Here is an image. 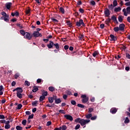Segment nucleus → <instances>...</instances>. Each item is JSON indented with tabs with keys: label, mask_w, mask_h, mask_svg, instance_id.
<instances>
[{
	"label": "nucleus",
	"mask_w": 130,
	"mask_h": 130,
	"mask_svg": "<svg viewBox=\"0 0 130 130\" xmlns=\"http://www.w3.org/2000/svg\"><path fill=\"white\" fill-rule=\"evenodd\" d=\"M90 120L84 119H82L80 120L79 123L81 124V126H84L87 124V123H89L90 122Z\"/></svg>",
	"instance_id": "nucleus-1"
},
{
	"label": "nucleus",
	"mask_w": 130,
	"mask_h": 130,
	"mask_svg": "<svg viewBox=\"0 0 130 130\" xmlns=\"http://www.w3.org/2000/svg\"><path fill=\"white\" fill-rule=\"evenodd\" d=\"M81 25H82L83 27H86V24L84 23L83 19H80L78 21L76 22V25L77 26V27H81Z\"/></svg>",
	"instance_id": "nucleus-2"
},
{
	"label": "nucleus",
	"mask_w": 130,
	"mask_h": 130,
	"mask_svg": "<svg viewBox=\"0 0 130 130\" xmlns=\"http://www.w3.org/2000/svg\"><path fill=\"white\" fill-rule=\"evenodd\" d=\"M81 98H82L81 100L82 103H87L89 101V98L86 94H82Z\"/></svg>",
	"instance_id": "nucleus-3"
},
{
	"label": "nucleus",
	"mask_w": 130,
	"mask_h": 130,
	"mask_svg": "<svg viewBox=\"0 0 130 130\" xmlns=\"http://www.w3.org/2000/svg\"><path fill=\"white\" fill-rule=\"evenodd\" d=\"M32 37H33V36L28 32H26L24 36V38L28 39V40H31V39H32Z\"/></svg>",
	"instance_id": "nucleus-4"
},
{
	"label": "nucleus",
	"mask_w": 130,
	"mask_h": 130,
	"mask_svg": "<svg viewBox=\"0 0 130 130\" xmlns=\"http://www.w3.org/2000/svg\"><path fill=\"white\" fill-rule=\"evenodd\" d=\"M32 35L34 37L36 38L42 37V34H40L39 32L36 31H35Z\"/></svg>",
	"instance_id": "nucleus-5"
},
{
	"label": "nucleus",
	"mask_w": 130,
	"mask_h": 130,
	"mask_svg": "<svg viewBox=\"0 0 130 130\" xmlns=\"http://www.w3.org/2000/svg\"><path fill=\"white\" fill-rule=\"evenodd\" d=\"M64 118H66V119H68V120H70V121H73V118L72 116L70 115H64Z\"/></svg>",
	"instance_id": "nucleus-6"
},
{
	"label": "nucleus",
	"mask_w": 130,
	"mask_h": 130,
	"mask_svg": "<svg viewBox=\"0 0 130 130\" xmlns=\"http://www.w3.org/2000/svg\"><path fill=\"white\" fill-rule=\"evenodd\" d=\"M125 27V25L124 23L120 24L119 25V29H120V31H124Z\"/></svg>",
	"instance_id": "nucleus-7"
},
{
	"label": "nucleus",
	"mask_w": 130,
	"mask_h": 130,
	"mask_svg": "<svg viewBox=\"0 0 130 130\" xmlns=\"http://www.w3.org/2000/svg\"><path fill=\"white\" fill-rule=\"evenodd\" d=\"M49 44H48L47 45V46L48 47V48H49V49H50L51 48H52L53 47V42L51 41H49Z\"/></svg>",
	"instance_id": "nucleus-8"
},
{
	"label": "nucleus",
	"mask_w": 130,
	"mask_h": 130,
	"mask_svg": "<svg viewBox=\"0 0 130 130\" xmlns=\"http://www.w3.org/2000/svg\"><path fill=\"white\" fill-rule=\"evenodd\" d=\"M104 14L106 15V17H108L110 16V11L108 9L106 8L104 11Z\"/></svg>",
	"instance_id": "nucleus-9"
},
{
	"label": "nucleus",
	"mask_w": 130,
	"mask_h": 130,
	"mask_svg": "<svg viewBox=\"0 0 130 130\" xmlns=\"http://www.w3.org/2000/svg\"><path fill=\"white\" fill-rule=\"evenodd\" d=\"M110 112L111 113H112V114H115V113H116V112H117V109H116V108H112L110 109Z\"/></svg>",
	"instance_id": "nucleus-10"
},
{
	"label": "nucleus",
	"mask_w": 130,
	"mask_h": 130,
	"mask_svg": "<svg viewBox=\"0 0 130 130\" xmlns=\"http://www.w3.org/2000/svg\"><path fill=\"white\" fill-rule=\"evenodd\" d=\"M110 37L111 38V41H116L117 40V38L113 35H110Z\"/></svg>",
	"instance_id": "nucleus-11"
},
{
	"label": "nucleus",
	"mask_w": 130,
	"mask_h": 130,
	"mask_svg": "<svg viewBox=\"0 0 130 130\" xmlns=\"http://www.w3.org/2000/svg\"><path fill=\"white\" fill-rule=\"evenodd\" d=\"M12 3L9 2V3H7L6 4V7L7 10H10L11 9V7H12Z\"/></svg>",
	"instance_id": "nucleus-12"
},
{
	"label": "nucleus",
	"mask_w": 130,
	"mask_h": 130,
	"mask_svg": "<svg viewBox=\"0 0 130 130\" xmlns=\"http://www.w3.org/2000/svg\"><path fill=\"white\" fill-rule=\"evenodd\" d=\"M99 54V52H98V51H95L92 53V56L96 57V56H98Z\"/></svg>",
	"instance_id": "nucleus-13"
},
{
	"label": "nucleus",
	"mask_w": 130,
	"mask_h": 130,
	"mask_svg": "<svg viewBox=\"0 0 130 130\" xmlns=\"http://www.w3.org/2000/svg\"><path fill=\"white\" fill-rule=\"evenodd\" d=\"M61 103V100L60 98L57 99L55 101V104H59V103Z\"/></svg>",
	"instance_id": "nucleus-14"
},
{
	"label": "nucleus",
	"mask_w": 130,
	"mask_h": 130,
	"mask_svg": "<svg viewBox=\"0 0 130 130\" xmlns=\"http://www.w3.org/2000/svg\"><path fill=\"white\" fill-rule=\"evenodd\" d=\"M16 95L17 97H18V98H19V99H22V98H23V95L22 94V93L17 92Z\"/></svg>",
	"instance_id": "nucleus-15"
},
{
	"label": "nucleus",
	"mask_w": 130,
	"mask_h": 130,
	"mask_svg": "<svg viewBox=\"0 0 130 130\" xmlns=\"http://www.w3.org/2000/svg\"><path fill=\"white\" fill-rule=\"evenodd\" d=\"M38 103V101H35L34 102H32L31 103V105L32 106H35L36 107L37 106V104Z\"/></svg>",
	"instance_id": "nucleus-16"
},
{
	"label": "nucleus",
	"mask_w": 130,
	"mask_h": 130,
	"mask_svg": "<svg viewBox=\"0 0 130 130\" xmlns=\"http://www.w3.org/2000/svg\"><path fill=\"white\" fill-rule=\"evenodd\" d=\"M51 20L53 22V23H58V20L54 18V17H51Z\"/></svg>",
	"instance_id": "nucleus-17"
},
{
	"label": "nucleus",
	"mask_w": 130,
	"mask_h": 130,
	"mask_svg": "<svg viewBox=\"0 0 130 130\" xmlns=\"http://www.w3.org/2000/svg\"><path fill=\"white\" fill-rule=\"evenodd\" d=\"M48 101L49 102V103H53V98L50 96L48 98Z\"/></svg>",
	"instance_id": "nucleus-18"
},
{
	"label": "nucleus",
	"mask_w": 130,
	"mask_h": 130,
	"mask_svg": "<svg viewBox=\"0 0 130 130\" xmlns=\"http://www.w3.org/2000/svg\"><path fill=\"white\" fill-rule=\"evenodd\" d=\"M38 91V87L37 86H34V89L32 90V91L34 93H35L36 92H37Z\"/></svg>",
	"instance_id": "nucleus-19"
},
{
	"label": "nucleus",
	"mask_w": 130,
	"mask_h": 130,
	"mask_svg": "<svg viewBox=\"0 0 130 130\" xmlns=\"http://www.w3.org/2000/svg\"><path fill=\"white\" fill-rule=\"evenodd\" d=\"M120 11H121V8L120 7L115 8L114 9V12L116 13H118V12H119Z\"/></svg>",
	"instance_id": "nucleus-20"
},
{
	"label": "nucleus",
	"mask_w": 130,
	"mask_h": 130,
	"mask_svg": "<svg viewBox=\"0 0 130 130\" xmlns=\"http://www.w3.org/2000/svg\"><path fill=\"white\" fill-rule=\"evenodd\" d=\"M1 15H2L3 17H6L7 18H9V15H7V13L4 11L1 12Z\"/></svg>",
	"instance_id": "nucleus-21"
},
{
	"label": "nucleus",
	"mask_w": 130,
	"mask_h": 130,
	"mask_svg": "<svg viewBox=\"0 0 130 130\" xmlns=\"http://www.w3.org/2000/svg\"><path fill=\"white\" fill-rule=\"evenodd\" d=\"M118 20L119 22H120V23H122V21H123V19L122 18V16H119V17L118 18Z\"/></svg>",
	"instance_id": "nucleus-22"
},
{
	"label": "nucleus",
	"mask_w": 130,
	"mask_h": 130,
	"mask_svg": "<svg viewBox=\"0 0 130 130\" xmlns=\"http://www.w3.org/2000/svg\"><path fill=\"white\" fill-rule=\"evenodd\" d=\"M53 46H55L56 49H59V45L58 44V43L53 44Z\"/></svg>",
	"instance_id": "nucleus-23"
},
{
	"label": "nucleus",
	"mask_w": 130,
	"mask_h": 130,
	"mask_svg": "<svg viewBox=\"0 0 130 130\" xmlns=\"http://www.w3.org/2000/svg\"><path fill=\"white\" fill-rule=\"evenodd\" d=\"M92 116V114L89 113V114H88L85 115V117H86V118H87V119H89L91 118V117Z\"/></svg>",
	"instance_id": "nucleus-24"
},
{
	"label": "nucleus",
	"mask_w": 130,
	"mask_h": 130,
	"mask_svg": "<svg viewBox=\"0 0 130 130\" xmlns=\"http://www.w3.org/2000/svg\"><path fill=\"white\" fill-rule=\"evenodd\" d=\"M44 99H45V96H44V95H41L39 99L40 102H42V101L44 100Z\"/></svg>",
	"instance_id": "nucleus-25"
},
{
	"label": "nucleus",
	"mask_w": 130,
	"mask_h": 130,
	"mask_svg": "<svg viewBox=\"0 0 130 130\" xmlns=\"http://www.w3.org/2000/svg\"><path fill=\"white\" fill-rule=\"evenodd\" d=\"M20 33L22 35V36H25V34H26V32H25V30L21 29L20 30Z\"/></svg>",
	"instance_id": "nucleus-26"
},
{
	"label": "nucleus",
	"mask_w": 130,
	"mask_h": 130,
	"mask_svg": "<svg viewBox=\"0 0 130 130\" xmlns=\"http://www.w3.org/2000/svg\"><path fill=\"white\" fill-rule=\"evenodd\" d=\"M24 85L25 86H27V87H29V86H30V82L27 80H25L24 82Z\"/></svg>",
	"instance_id": "nucleus-27"
},
{
	"label": "nucleus",
	"mask_w": 130,
	"mask_h": 130,
	"mask_svg": "<svg viewBox=\"0 0 130 130\" xmlns=\"http://www.w3.org/2000/svg\"><path fill=\"white\" fill-rule=\"evenodd\" d=\"M59 12H60V13H62V14H64V9H63V8L62 7H60L59 9Z\"/></svg>",
	"instance_id": "nucleus-28"
},
{
	"label": "nucleus",
	"mask_w": 130,
	"mask_h": 130,
	"mask_svg": "<svg viewBox=\"0 0 130 130\" xmlns=\"http://www.w3.org/2000/svg\"><path fill=\"white\" fill-rule=\"evenodd\" d=\"M120 30L119 27L118 26L114 27V31L115 32H118Z\"/></svg>",
	"instance_id": "nucleus-29"
},
{
	"label": "nucleus",
	"mask_w": 130,
	"mask_h": 130,
	"mask_svg": "<svg viewBox=\"0 0 130 130\" xmlns=\"http://www.w3.org/2000/svg\"><path fill=\"white\" fill-rule=\"evenodd\" d=\"M48 89L51 91V92H53L54 91L55 88L53 86H50L49 87Z\"/></svg>",
	"instance_id": "nucleus-30"
},
{
	"label": "nucleus",
	"mask_w": 130,
	"mask_h": 130,
	"mask_svg": "<svg viewBox=\"0 0 130 130\" xmlns=\"http://www.w3.org/2000/svg\"><path fill=\"white\" fill-rule=\"evenodd\" d=\"M10 127H11V125L8 124H6V125L5 126V128L6 129H9V128H10Z\"/></svg>",
	"instance_id": "nucleus-31"
},
{
	"label": "nucleus",
	"mask_w": 130,
	"mask_h": 130,
	"mask_svg": "<svg viewBox=\"0 0 130 130\" xmlns=\"http://www.w3.org/2000/svg\"><path fill=\"white\" fill-rule=\"evenodd\" d=\"M111 20H112L114 22H115V21L117 20L116 16H115L114 15L112 16L111 17Z\"/></svg>",
	"instance_id": "nucleus-32"
},
{
	"label": "nucleus",
	"mask_w": 130,
	"mask_h": 130,
	"mask_svg": "<svg viewBox=\"0 0 130 130\" xmlns=\"http://www.w3.org/2000/svg\"><path fill=\"white\" fill-rule=\"evenodd\" d=\"M118 4H117V1L116 0H114L113 2V6H114V7H116V6H117Z\"/></svg>",
	"instance_id": "nucleus-33"
},
{
	"label": "nucleus",
	"mask_w": 130,
	"mask_h": 130,
	"mask_svg": "<svg viewBox=\"0 0 130 130\" xmlns=\"http://www.w3.org/2000/svg\"><path fill=\"white\" fill-rule=\"evenodd\" d=\"M78 107H80V108H85V106L84 105H82L81 104H78L77 105Z\"/></svg>",
	"instance_id": "nucleus-34"
},
{
	"label": "nucleus",
	"mask_w": 130,
	"mask_h": 130,
	"mask_svg": "<svg viewBox=\"0 0 130 130\" xmlns=\"http://www.w3.org/2000/svg\"><path fill=\"white\" fill-rule=\"evenodd\" d=\"M108 8H109V10H113V8H114V7L112 4H111L108 6Z\"/></svg>",
	"instance_id": "nucleus-35"
},
{
	"label": "nucleus",
	"mask_w": 130,
	"mask_h": 130,
	"mask_svg": "<svg viewBox=\"0 0 130 130\" xmlns=\"http://www.w3.org/2000/svg\"><path fill=\"white\" fill-rule=\"evenodd\" d=\"M17 130H22L23 129V127L21 126L17 125L16 127Z\"/></svg>",
	"instance_id": "nucleus-36"
},
{
	"label": "nucleus",
	"mask_w": 130,
	"mask_h": 130,
	"mask_svg": "<svg viewBox=\"0 0 130 130\" xmlns=\"http://www.w3.org/2000/svg\"><path fill=\"white\" fill-rule=\"evenodd\" d=\"M65 93L66 94H67V95H69L70 96L72 95V92H71V91H69V90L66 91Z\"/></svg>",
	"instance_id": "nucleus-37"
},
{
	"label": "nucleus",
	"mask_w": 130,
	"mask_h": 130,
	"mask_svg": "<svg viewBox=\"0 0 130 130\" xmlns=\"http://www.w3.org/2000/svg\"><path fill=\"white\" fill-rule=\"evenodd\" d=\"M93 111H94V109H93L92 108H88V113H91V112H93Z\"/></svg>",
	"instance_id": "nucleus-38"
},
{
	"label": "nucleus",
	"mask_w": 130,
	"mask_h": 130,
	"mask_svg": "<svg viewBox=\"0 0 130 130\" xmlns=\"http://www.w3.org/2000/svg\"><path fill=\"white\" fill-rule=\"evenodd\" d=\"M126 11L127 13L130 15V6L126 8Z\"/></svg>",
	"instance_id": "nucleus-39"
},
{
	"label": "nucleus",
	"mask_w": 130,
	"mask_h": 130,
	"mask_svg": "<svg viewBox=\"0 0 130 130\" xmlns=\"http://www.w3.org/2000/svg\"><path fill=\"white\" fill-rule=\"evenodd\" d=\"M17 93H23V89H22L21 87H19V89H18Z\"/></svg>",
	"instance_id": "nucleus-40"
},
{
	"label": "nucleus",
	"mask_w": 130,
	"mask_h": 130,
	"mask_svg": "<svg viewBox=\"0 0 130 130\" xmlns=\"http://www.w3.org/2000/svg\"><path fill=\"white\" fill-rule=\"evenodd\" d=\"M22 107H23V105H22V104H19L17 106V109H18V110H20V109H21Z\"/></svg>",
	"instance_id": "nucleus-41"
},
{
	"label": "nucleus",
	"mask_w": 130,
	"mask_h": 130,
	"mask_svg": "<svg viewBox=\"0 0 130 130\" xmlns=\"http://www.w3.org/2000/svg\"><path fill=\"white\" fill-rule=\"evenodd\" d=\"M129 122V119L128 117H126L124 120V123H128Z\"/></svg>",
	"instance_id": "nucleus-42"
},
{
	"label": "nucleus",
	"mask_w": 130,
	"mask_h": 130,
	"mask_svg": "<svg viewBox=\"0 0 130 130\" xmlns=\"http://www.w3.org/2000/svg\"><path fill=\"white\" fill-rule=\"evenodd\" d=\"M14 15L16 16V17H18V16L20 15V14L19 13V12L15 11L14 12Z\"/></svg>",
	"instance_id": "nucleus-43"
},
{
	"label": "nucleus",
	"mask_w": 130,
	"mask_h": 130,
	"mask_svg": "<svg viewBox=\"0 0 130 130\" xmlns=\"http://www.w3.org/2000/svg\"><path fill=\"white\" fill-rule=\"evenodd\" d=\"M26 123H27V120H23L22 121V124H23V125H25Z\"/></svg>",
	"instance_id": "nucleus-44"
},
{
	"label": "nucleus",
	"mask_w": 130,
	"mask_h": 130,
	"mask_svg": "<svg viewBox=\"0 0 130 130\" xmlns=\"http://www.w3.org/2000/svg\"><path fill=\"white\" fill-rule=\"evenodd\" d=\"M79 12H80V13H81V14H84V13H85V10H84V9H83L82 8H80Z\"/></svg>",
	"instance_id": "nucleus-45"
},
{
	"label": "nucleus",
	"mask_w": 130,
	"mask_h": 130,
	"mask_svg": "<svg viewBox=\"0 0 130 130\" xmlns=\"http://www.w3.org/2000/svg\"><path fill=\"white\" fill-rule=\"evenodd\" d=\"M16 26H17V27H19L20 29H23V26L21 25L20 23H17Z\"/></svg>",
	"instance_id": "nucleus-46"
},
{
	"label": "nucleus",
	"mask_w": 130,
	"mask_h": 130,
	"mask_svg": "<svg viewBox=\"0 0 130 130\" xmlns=\"http://www.w3.org/2000/svg\"><path fill=\"white\" fill-rule=\"evenodd\" d=\"M71 104H72V105H76V104H77L75 100H72L71 101Z\"/></svg>",
	"instance_id": "nucleus-47"
},
{
	"label": "nucleus",
	"mask_w": 130,
	"mask_h": 130,
	"mask_svg": "<svg viewBox=\"0 0 130 130\" xmlns=\"http://www.w3.org/2000/svg\"><path fill=\"white\" fill-rule=\"evenodd\" d=\"M90 5H91V6H95V5H96V3H95V1L92 0L90 2Z\"/></svg>",
	"instance_id": "nucleus-48"
},
{
	"label": "nucleus",
	"mask_w": 130,
	"mask_h": 130,
	"mask_svg": "<svg viewBox=\"0 0 130 130\" xmlns=\"http://www.w3.org/2000/svg\"><path fill=\"white\" fill-rule=\"evenodd\" d=\"M78 38L80 40H82V39H83V38H84V36L83 35H80L78 36Z\"/></svg>",
	"instance_id": "nucleus-49"
},
{
	"label": "nucleus",
	"mask_w": 130,
	"mask_h": 130,
	"mask_svg": "<svg viewBox=\"0 0 130 130\" xmlns=\"http://www.w3.org/2000/svg\"><path fill=\"white\" fill-rule=\"evenodd\" d=\"M81 127V125H80V124H77L76 126H75V129H79V128H80V127Z\"/></svg>",
	"instance_id": "nucleus-50"
},
{
	"label": "nucleus",
	"mask_w": 130,
	"mask_h": 130,
	"mask_svg": "<svg viewBox=\"0 0 130 130\" xmlns=\"http://www.w3.org/2000/svg\"><path fill=\"white\" fill-rule=\"evenodd\" d=\"M59 113H62V114H66V112H64V110H59Z\"/></svg>",
	"instance_id": "nucleus-51"
},
{
	"label": "nucleus",
	"mask_w": 130,
	"mask_h": 130,
	"mask_svg": "<svg viewBox=\"0 0 130 130\" xmlns=\"http://www.w3.org/2000/svg\"><path fill=\"white\" fill-rule=\"evenodd\" d=\"M97 118V116H94L93 117L91 116L90 119L91 120H95V119H96Z\"/></svg>",
	"instance_id": "nucleus-52"
},
{
	"label": "nucleus",
	"mask_w": 130,
	"mask_h": 130,
	"mask_svg": "<svg viewBox=\"0 0 130 130\" xmlns=\"http://www.w3.org/2000/svg\"><path fill=\"white\" fill-rule=\"evenodd\" d=\"M49 125H51V121H49L47 122L46 126H49Z\"/></svg>",
	"instance_id": "nucleus-53"
},
{
	"label": "nucleus",
	"mask_w": 130,
	"mask_h": 130,
	"mask_svg": "<svg viewBox=\"0 0 130 130\" xmlns=\"http://www.w3.org/2000/svg\"><path fill=\"white\" fill-rule=\"evenodd\" d=\"M34 117V114H32L29 115L28 116V119H31L33 118Z\"/></svg>",
	"instance_id": "nucleus-54"
},
{
	"label": "nucleus",
	"mask_w": 130,
	"mask_h": 130,
	"mask_svg": "<svg viewBox=\"0 0 130 130\" xmlns=\"http://www.w3.org/2000/svg\"><path fill=\"white\" fill-rule=\"evenodd\" d=\"M80 120H81V118H78L75 120V122H79L80 123Z\"/></svg>",
	"instance_id": "nucleus-55"
},
{
	"label": "nucleus",
	"mask_w": 130,
	"mask_h": 130,
	"mask_svg": "<svg viewBox=\"0 0 130 130\" xmlns=\"http://www.w3.org/2000/svg\"><path fill=\"white\" fill-rule=\"evenodd\" d=\"M62 98L64 100H67V99H68V95L63 94Z\"/></svg>",
	"instance_id": "nucleus-56"
},
{
	"label": "nucleus",
	"mask_w": 130,
	"mask_h": 130,
	"mask_svg": "<svg viewBox=\"0 0 130 130\" xmlns=\"http://www.w3.org/2000/svg\"><path fill=\"white\" fill-rule=\"evenodd\" d=\"M68 26H69L70 27H72V23L71 22V21H67V22Z\"/></svg>",
	"instance_id": "nucleus-57"
},
{
	"label": "nucleus",
	"mask_w": 130,
	"mask_h": 130,
	"mask_svg": "<svg viewBox=\"0 0 130 130\" xmlns=\"http://www.w3.org/2000/svg\"><path fill=\"white\" fill-rule=\"evenodd\" d=\"M19 76L20 75H19V74H18V73L15 74V76H14L15 79H18V78H19Z\"/></svg>",
	"instance_id": "nucleus-58"
},
{
	"label": "nucleus",
	"mask_w": 130,
	"mask_h": 130,
	"mask_svg": "<svg viewBox=\"0 0 130 130\" xmlns=\"http://www.w3.org/2000/svg\"><path fill=\"white\" fill-rule=\"evenodd\" d=\"M43 96H44V97H45V96H47L48 95V92L47 91H44L43 94H42Z\"/></svg>",
	"instance_id": "nucleus-59"
},
{
	"label": "nucleus",
	"mask_w": 130,
	"mask_h": 130,
	"mask_svg": "<svg viewBox=\"0 0 130 130\" xmlns=\"http://www.w3.org/2000/svg\"><path fill=\"white\" fill-rule=\"evenodd\" d=\"M126 57L128 59H130V55L128 53H126Z\"/></svg>",
	"instance_id": "nucleus-60"
},
{
	"label": "nucleus",
	"mask_w": 130,
	"mask_h": 130,
	"mask_svg": "<svg viewBox=\"0 0 130 130\" xmlns=\"http://www.w3.org/2000/svg\"><path fill=\"white\" fill-rule=\"evenodd\" d=\"M104 24H101L100 25V28H101V29H103L104 28Z\"/></svg>",
	"instance_id": "nucleus-61"
},
{
	"label": "nucleus",
	"mask_w": 130,
	"mask_h": 130,
	"mask_svg": "<svg viewBox=\"0 0 130 130\" xmlns=\"http://www.w3.org/2000/svg\"><path fill=\"white\" fill-rule=\"evenodd\" d=\"M61 129H62V130L67 129V126L66 125H63L61 127Z\"/></svg>",
	"instance_id": "nucleus-62"
},
{
	"label": "nucleus",
	"mask_w": 130,
	"mask_h": 130,
	"mask_svg": "<svg viewBox=\"0 0 130 130\" xmlns=\"http://www.w3.org/2000/svg\"><path fill=\"white\" fill-rule=\"evenodd\" d=\"M125 6L126 7H128L130 6V2H127L125 4Z\"/></svg>",
	"instance_id": "nucleus-63"
},
{
	"label": "nucleus",
	"mask_w": 130,
	"mask_h": 130,
	"mask_svg": "<svg viewBox=\"0 0 130 130\" xmlns=\"http://www.w3.org/2000/svg\"><path fill=\"white\" fill-rule=\"evenodd\" d=\"M54 130H61V127H59L58 128L56 127V128H54Z\"/></svg>",
	"instance_id": "nucleus-64"
}]
</instances>
